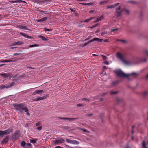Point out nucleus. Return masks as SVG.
<instances>
[{
	"label": "nucleus",
	"instance_id": "nucleus-1",
	"mask_svg": "<svg viewBox=\"0 0 148 148\" xmlns=\"http://www.w3.org/2000/svg\"><path fill=\"white\" fill-rule=\"evenodd\" d=\"M115 72L118 76L122 77H127L129 75H133L136 77L138 75V74L134 72L131 74H125L120 69L116 70Z\"/></svg>",
	"mask_w": 148,
	"mask_h": 148
},
{
	"label": "nucleus",
	"instance_id": "nucleus-2",
	"mask_svg": "<svg viewBox=\"0 0 148 148\" xmlns=\"http://www.w3.org/2000/svg\"><path fill=\"white\" fill-rule=\"evenodd\" d=\"M121 7H118L116 9V15L117 17L120 16L121 13L123 12L124 13L126 14H129L130 12L129 11L126 9H124L122 10H121Z\"/></svg>",
	"mask_w": 148,
	"mask_h": 148
},
{
	"label": "nucleus",
	"instance_id": "nucleus-3",
	"mask_svg": "<svg viewBox=\"0 0 148 148\" xmlns=\"http://www.w3.org/2000/svg\"><path fill=\"white\" fill-rule=\"evenodd\" d=\"M117 58L120 59L123 62V63L125 65H128L129 64V62L127 61L124 60L122 54L118 52L116 54Z\"/></svg>",
	"mask_w": 148,
	"mask_h": 148
},
{
	"label": "nucleus",
	"instance_id": "nucleus-4",
	"mask_svg": "<svg viewBox=\"0 0 148 148\" xmlns=\"http://www.w3.org/2000/svg\"><path fill=\"white\" fill-rule=\"evenodd\" d=\"M23 106L22 104H19L15 105L14 106L15 109L17 111L22 112Z\"/></svg>",
	"mask_w": 148,
	"mask_h": 148
},
{
	"label": "nucleus",
	"instance_id": "nucleus-5",
	"mask_svg": "<svg viewBox=\"0 0 148 148\" xmlns=\"http://www.w3.org/2000/svg\"><path fill=\"white\" fill-rule=\"evenodd\" d=\"M66 141L68 143L73 144L77 145L79 143L78 141L74 140H71L69 139H66Z\"/></svg>",
	"mask_w": 148,
	"mask_h": 148
},
{
	"label": "nucleus",
	"instance_id": "nucleus-6",
	"mask_svg": "<svg viewBox=\"0 0 148 148\" xmlns=\"http://www.w3.org/2000/svg\"><path fill=\"white\" fill-rule=\"evenodd\" d=\"M64 141V140L61 138L59 140H56L54 141V143L56 144H59L63 143Z\"/></svg>",
	"mask_w": 148,
	"mask_h": 148
},
{
	"label": "nucleus",
	"instance_id": "nucleus-7",
	"mask_svg": "<svg viewBox=\"0 0 148 148\" xmlns=\"http://www.w3.org/2000/svg\"><path fill=\"white\" fill-rule=\"evenodd\" d=\"M119 3H116L114 4L113 5H110L108 6H107V9L113 8H115L116 6H117L119 5Z\"/></svg>",
	"mask_w": 148,
	"mask_h": 148
},
{
	"label": "nucleus",
	"instance_id": "nucleus-8",
	"mask_svg": "<svg viewBox=\"0 0 148 148\" xmlns=\"http://www.w3.org/2000/svg\"><path fill=\"white\" fill-rule=\"evenodd\" d=\"M43 92V91L42 90H36L34 91L32 93L33 95H35L36 94H40L42 93Z\"/></svg>",
	"mask_w": 148,
	"mask_h": 148
},
{
	"label": "nucleus",
	"instance_id": "nucleus-9",
	"mask_svg": "<svg viewBox=\"0 0 148 148\" xmlns=\"http://www.w3.org/2000/svg\"><path fill=\"white\" fill-rule=\"evenodd\" d=\"M22 110H24L25 112H26V114L27 115H30V114L28 112V110L26 107L23 106Z\"/></svg>",
	"mask_w": 148,
	"mask_h": 148
},
{
	"label": "nucleus",
	"instance_id": "nucleus-10",
	"mask_svg": "<svg viewBox=\"0 0 148 148\" xmlns=\"http://www.w3.org/2000/svg\"><path fill=\"white\" fill-rule=\"evenodd\" d=\"M104 19V17L103 16H102L100 17L97 18L96 20L94 22V23H96L99 22L101 20H103Z\"/></svg>",
	"mask_w": 148,
	"mask_h": 148
},
{
	"label": "nucleus",
	"instance_id": "nucleus-11",
	"mask_svg": "<svg viewBox=\"0 0 148 148\" xmlns=\"http://www.w3.org/2000/svg\"><path fill=\"white\" fill-rule=\"evenodd\" d=\"M47 17H44L42 18L39 20H37L36 21L38 22H41L45 21L47 20Z\"/></svg>",
	"mask_w": 148,
	"mask_h": 148
},
{
	"label": "nucleus",
	"instance_id": "nucleus-12",
	"mask_svg": "<svg viewBox=\"0 0 148 148\" xmlns=\"http://www.w3.org/2000/svg\"><path fill=\"white\" fill-rule=\"evenodd\" d=\"M47 95H45L44 96L42 97H38V101L43 100L47 98Z\"/></svg>",
	"mask_w": 148,
	"mask_h": 148
},
{
	"label": "nucleus",
	"instance_id": "nucleus-13",
	"mask_svg": "<svg viewBox=\"0 0 148 148\" xmlns=\"http://www.w3.org/2000/svg\"><path fill=\"white\" fill-rule=\"evenodd\" d=\"M12 130L11 129H9L8 130H5V135L9 134L12 132Z\"/></svg>",
	"mask_w": 148,
	"mask_h": 148
},
{
	"label": "nucleus",
	"instance_id": "nucleus-14",
	"mask_svg": "<svg viewBox=\"0 0 148 148\" xmlns=\"http://www.w3.org/2000/svg\"><path fill=\"white\" fill-rule=\"evenodd\" d=\"M94 41H97L99 42H101L103 40V39H99L98 38H94Z\"/></svg>",
	"mask_w": 148,
	"mask_h": 148
},
{
	"label": "nucleus",
	"instance_id": "nucleus-15",
	"mask_svg": "<svg viewBox=\"0 0 148 148\" xmlns=\"http://www.w3.org/2000/svg\"><path fill=\"white\" fill-rule=\"evenodd\" d=\"M88 5L92 6L95 5L96 4V3L94 1L90 2V3H88Z\"/></svg>",
	"mask_w": 148,
	"mask_h": 148
},
{
	"label": "nucleus",
	"instance_id": "nucleus-16",
	"mask_svg": "<svg viewBox=\"0 0 148 148\" xmlns=\"http://www.w3.org/2000/svg\"><path fill=\"white\" fill-rule=\"evenodd\" d=\"M20 34L22 35V36H23L24 37H25L26 38H29L30 37L27 35V34H25L23 33H20Z\"/></svg>",
	"mask_w": 148,
	"mask_h": 148
},
{
	"label": "nucleus",
	"instance_id": "nucleus-17",
	"mask_svg": "<svg viewBox=\"0 0 148 148\" xmlns=\"http://www.w3.org/2000/svg\"><path fill=\"white\" fill-rule=\"evenodd\" d=\"M16 60H4L2 61L1 60V62H14L16 61Z\"/></svg>",
	"mask_w": 148,
	"mask_h": 148
},
{
	"label": "nucleus",
	"instance_id": "nucleus-18",
	"mask_svg": "<svg viewBox=\"0 0 148 148\" xmlns=\"http://www.w3.org/2000/svg\"><path fill=\"white\" fill-rule=\"evenodd\" d=\"M8 88V86H5V85H1V87H0V89H4L5 88Z\"/></svg>",
	"mask_w": 148,
	"mask_h": 148
},
{
	"label": "nucleus",
	"instance_id": "nucleus-19",
	"mask_svg": "<svg viewBox=\"0 0 148 148\" xmlns=\"http://www.w3.org/2000/svg\"><path fill=\"white\" fill-rule=\"evenodd\" d=\"M17 27L18 28L24 29H26V27L25 26H21V25H18L17 26Z\"/></svg>",
	"mask_w": 148,
	"mask_h": 148
},
{
	"label": "nucleus",
	"instance_id": "nucleus-20",
	"mask_svg": "<svg viewBox=\"0 0 148 148\" xmlns=\"http://www.w3.org/2000/svg\"><path fill=\"white\" fill-rule=\"evenodd\" d=\"M108 0H105L104 1H103L100 2V4L101 5H103L106 3H107L108 2Z\"/></svg>",
	"mask_w": 148,
	"mask_h": 148
},
{
	"label": "nucleus",
	"instance_id": "nucleus-21",
	"mask_svg": "<svg viewBox=\"0 0 148 148\" xmlns=\"http://www.w3.org/2000/svg\"><path fill=\"white\" fill-rule=\"evenodd\" d=\"M30 141L31 143L34 144L36 142V139L34 138L33 139H30Z\"/></svg>",
	"mask_w": 148,
	"mask_h": 148
},
{
	"label": "nucleus",
	"instance_id": "nucleus-22",
	"mask_svg": "<svg viewBox=\"0 0 148 148\" xmlns=\"http://www.w3.org/2000/svg\"><path fill=\"white\" fill-rule=\"evenodd\" d=\"M116 41H120L123 44H125L127 43L126 41L124 40H117Z\"/></svg>",
	"mask_w": 148,
	"mask_h": 148
},
{
	"label": "nucleus",
	"instance_id": "nucleus-23",
	"mask_svg": "<svg viewBox=\"0 0 148 148\" xmlns=\"http://www.w3.org/2000/svg\"><path fill=\"white\" fill-rule=\"evenodd\" d=\"M4 135H5V131H2L0 130V136H3Z\"/></svg>",
	"mask_w": 148,
	"mask_h": 148
},
{
	"label": "nucleus",
	"instance_id": "nucleus-24",
	"mask_svg": "<svg viewBox=\"0 0 148 148\" xmlns=\"http://www.w3.org/2000/svg\"><path fill=\"white\" fill-rule=\"evenodd\" d=\"M0 75L4 77H8L9 75L8 74L6 73H1L0 74Z\"/></svg>",
	"mask_w": 148,
	"mask_h": 148
},
{
	"label": "nucleus",
	"instance_id": "nucleus-25",
	"mask_svg": "<svg viewBox=\"0 0 148 148\" xmlns=\"http://www.w3.org/2000/svg\"><path fill=\"white\" fill-rule=\"evenodd\" d=\"M39 37L41 38L43 40L45 41H47L48 40L45 38V37L42 36H39Z\"/></svg>",
	"mask_w": 148,
	"mask_h": 148
},
{
	"label": "nucleus",
	"instance_id": "nucleus-26",
	"mask_svg": "<svg viewBox=\"0 0 148 148\" xmlns=\"http://www.w3.org/2000/svg\"><path fill=\"white\" fill-rule=\"evenodd\" d=\"M13 3H16L17 2H24V1H23L22 0H17L15 1H11Z\"/></svg>",
	"mask_w": 148,
	"mask_h": 148
},
{
	"label": "nucleus",
	"instance_id": "nucleus-27",
	"mask_svg": "<svg viewBox=\"0 0 148 148\" xmlns=\"http://www.w3.org/2000/svg\"><path fill=\"white\" fill-rule=\"evenodd\" d=\"M148 93V92L147 91H144L142 93V95L143 96H146Z\"/></svg>",
	"mask_w": 148,
	"mask_h": 148
},
{
	"label": "nucleus",
	"instance_id": "nucleus-28",
	"mask_svg": "<svg viewBox=\"0 0 148 148\" xmlns=\"http://www.w3.org/2000/svg\"><path fill=\"white\" fill-rule=\"evenodd\" d=\"M23 43L22 42H18L14 43V44L15 45H20Z\"/></svg>",
	"mask_w": 148,
	"mask_h": 148
},
{
	"label": "nucleus",
	"instance_id": "nucleus-29",
	"mask_svg": "<svg viewBox=\"0 0 148 148\" xmlns=\"http://www.w3.org/2000/svg\"><path fill=\"white\" fill-rule=\"evenodd\" d=\"M38 45L37 44H34L32 45H31L29 46V47L31 48L32 47H37L38 46Z\"/></svg>",
	"mask_w": 148,
	"mask_h": 148
},
{
	"label": "nucleus",
	"instance_id": "nucleus-30",
	"mask_svg": "<svg viewBox=\"0 0 148 148\" xmlns=\"http://www.w3.org/2000/svg\"><path fill=\"white\" fill-rule=\"evenodd\" d=\"M14 84V82H12L10 83V85H7L8 86V88L12 86Z\"/></svg>",
	"mask_w": 148,
	"mask_h": 148
},
{
	"label": "nucleus",
	"instance_id": "nucleus-31",
	"mask_svg": "<svg viewBox=\"0 0 148 148\" xmlns=\"http://www.w3.org/2000/svg\"><path fill=\"white\" fill-rule=\"evenodd\" d=\"M26 143L24 141H23L21 143V145L23 147H24L26 145Z\"/></svg>",
	"mask_w": 148,
	"mask_h": 148
},
{
	"label": "nucleus",
	"instance_id": "nucleus-32",
	"mask_svg": "<svg viewBox=\"0 0 148 148\" xmlns=\"http://www.w3.org/2000/svg\"><path fill=\"white\" fill-rule=\"evenodd\" d=\"M142 147L143 148H146L145 146V143L144 141L142 142Z\"/></svg>",
	"mask_w": 148,
	"mask_h": 148
},
{
	"label": "nucleus",
	"instance_id": "nucleus-33",
	"mask_svg": "<svg viewBox=\"0 0 148 148\" xmlns=\"http://www.w3.org/2000/svg\"><path fill=\"white\" fill-rule=\"evenodd\" d=\"M82 100L84 101H89V100L87 98H84L82 99Z\"/></svg>",
	"mask_w": 148,
	"mask_h": 148
},
{
	"label": "nucleus",
	"instance_id": "nucleus-34",
	"mask_svg": "<svg viewBox=\"0 0 148 148\" xmlns=\"http://www.w3.org/2000/svg\"><path fill=\"white\" fill-rule=\"evenodd\" d=\"M33 100L34 101H38V97H34L33 98Z\"/></svg>",
	"mask_w": 148,
	"mask_h": 148
},
{
	"label": "nucleus",
	"instance_id": "nucleus-35",
	"mask_svg": "<svg viewBox=\"0 0 148 148\" xmlns=\"http://www.w3.org/2000/svg\"><path fill=\"white\" fill-rule=\"evenodd\" d=\"M44 30L45 31H52V29H48L46 28H44Z\"/></svg>",
	"mask_w": 148,
	"mask_h": 148
},
{
	"label": "nucleus",
	"instance_id": "nucleus-36",
	"mask_svg": "<svg viewBox=\"0 0 148 148\" xmlns=\"http://www.w3.org/2000/svg\"><path fill=\"white\" fill-rule=\"evenodd\" d=\"M79 4H81L85 5H88V3H80Z\"/></svg>",
	"mask_w": 148,
	"mask_h": 148
},
{
	"label": "nucleus",
	"instance_id": "nucleus-37",
	"mask_svg": "<svg viewBox=\"0 0 148 148\" xmlns=\"http://www.w3.org/2000/svg\"><path fill=\"white\" fill-rule=\"evenodd\" d=\"M3 141L5 143H7V142L8 141V138H4L3 140Z\"/></svg>",
	"mask_w": 148,
	"mask_h": 148
},
{
	"label": "nucleus",
	"instance_id": "nucleus-38",
	"mask_svg": "<svg viewBox=\"0 0 148 148\" xmlns=\"http://www.w3.org/2000/svg\"><path fill=\"white\" fill-rule=\"evenodd\" d=\"M42 129V126H40V127H38L37 128V129L39 131L41 130Z\"/></svg>",
	"mask_w": 148,
	"mask_h": 148
},
{
	"label": "nucleus",
	"instance_id": "nucleus-39",
	"mask_svg": "<svg viewBox=\"0 0 148 148\" xmlns=\"http://www.w3.org/2000/svg\"><path fill=\"white\" fill-rule=\"evenodd\" d=\"M41 124V123L40 122H37V123H36V126H38L40 125Z\"/></svg>",
	"mask_w": 148,
	"mask_h": 148
},
{
	"label": "nucleus",
	"instance_id": "nucleus-40",
	"mask_svg": "<svg viewBox=\"0 0 148 148\" xmlns=\"http://www.w3.org/2000/svg\"><path fill=\"white\" fill-rule=\"evenodd\" d=\"M118 30L117 28H116L114 29H112L111 30V32H113L115 31H117Z\"/></svg>",
	"mask_w": 148,
	"mask_h": 148
},
{
	"label": "nucleus",
	"instance_id": "nucleus-41",
	"mask_svg": "<svg viewBox=\"0 0 148 148\" xmlns=\"http://www.w3.org/2000/svg\"><path fill=\"white\" fill-rule=\"evenodd\" d=\"M20 134V132L19 131L16 132H15V135L16 136H17L19 135Z\"/></svg>",
	"mask_w": 148,
	"mask_h": 148
},
{
	"label": "nucleus",
	"instance_id": "nucleus-42",
	"mask_svg": "<svg viewBox=\"0 0 148 148\" xmlns=\"http://www.w3.org/2000/svg\"><path fill=\"white\" fill-rule=\"evenodd\" d=\"M90 13H96V12L95 11L92 10H91L89 11Z\"/></svg>",
	"mask_w": 148,
	"mask_h": 148
},
{
	"label": "nucleus",
	"instance_id": "nucleus-43",
	"mask_svg": "<svg viewBox=\"0 0 148 148\" xmlns=\"http://www.w3.org/2000/svg\"><path fill=\"white\" fill-rule=\"evenodd\" d=\"M101 56H102V57L103 59H104L105 60H106V59L107 58L106 56H105L103 55H101Z\"/></svg>",
	"mask_w": 148,
	"mask_h": 148
},
{
	"label": "nucleus",
	"instance_id": "nucleus-44",
	"mask_svg": "<svg viewBox=\"0 0 148 148\" xmlns=\"http://www.w3.org/2000/svg\"><path fill=\"white\" fill-rule=\"evenodd\" d=\"M41 14L42 15H43L44 14H45L47 13L45 11H41Z\"/></svg>",
	"mask_w": 148,
	"mask_h": 148
},
{
	"label": "nucleus",
	"instance_id": "nucleus-45",
	"mask_svg": "<svg viewBox=\"0 0 148 148\" xmlns=\"http://www.w3.org/2000/svg\"><path fill=\"white\" fill-rule=\"evenodd\" d=\"M144 53L145 54V55L148 56V51H144Z\"/></svg>",
	"mask_w": 148,
	"mask_h": 148
},
{
	"label": "nucleus",
	"instance_id": "nucleus-46",
	"mask_svg": "<svg viewBox=\"0 0 148 148\" xmlns=\"http://www.w3.org/2000/svg\"><path fill=\"white\" fill-rule=\"evenodd\" d=\"M94 41V38H93L92 39V40H91L88 41V43L89 44V43H91V42H93Z\"/></svg>",
	"mask_w": 148,
	"mask_h": 148
},
{
	"label": "nucleus",
	"instance_id": "nucleus-47",
	"mask_svg": "<svg viewBox=\"0 0 148 148\" xmlns=\"http://www.w3.org/2000/svg\"><path fill=\"white\" fill-rule=\"evenodd\" d=\"M66 119L69 120H72L73 119H75L74 118H66L65 119Z\"/></svg>",
	"mask_w": 148,
	"mask_h": 148
},
{
	"label": "nucleus",
	"instance_id": "nucleus-48",
	"mask_svg": "<svg viewBox=\"0 0 148 148\" xmlns=\"http://www.w3.org/2000/svg\"><path fill=\"white\" fill-rule=\"evenodd\" d=\"M106 34V32H102L101 33V36H103V35H104V34Z\"/></svg>",
	"mask_w": 148,
	"mask_h": 148
},
{
	"label": "nucleus",
	"instance_id": "nucleus-49",
	"mask_svg": "<svg viewBox=\"0 0 148 148\" xmlns=\"http://www.w3.org/2000/svg\"><path fill=\"white\" fill-rule=\"evenodd\" d=\"M90 19H86L84 21V22H88L90 21Z\"/></svg>",
	"mask_w": 148,
	"mask_h": 148
},
{
	"label": "nucleus",
	"instance_id": "nucleus-50",
	"mask_svg": "<svg viewBox=\"0 0 148 148\" xmlns=\"http://www.w3.org/2000/svg\"><path fill=\"white\" fill-rule=\"evenodd\" d=\"M88 44V42L85 43L83 45V47H84L86 46L87 44Z\"/></svg>",
	"mask_w": 148,
	"mask_h": 148
},
{
	"label": "nucleus",
	"instance_id": "nucleus-51",
	"mask_svg": "<svg viewBox=\"0 0 148 148\" xmlns=\"http://www.w3.org/2000/svg\"><path fill=\"white\" fill-rule=\"evenodd\" d=\"M27 145L29 147H30L32 146L31 144L30 143H27Z\"/></svg>",
	"mask_w": 148,
	"mask_h": 148
},
{
	"label": "nucleus",
	"instance_id": "nucleus-52",
	"mask_svg": "<svg viewBox=\"0 0 148 148\" xmlns=\"http://www.w3.org/2000/svg\"><path fill=\"white\" fill-rule=\"evenodd\" d=\"M71 12H75V10L74 9H70Z\"/></svg>",
	"mask_w": 148,
	"mask_h": 148
},
{
	"label": "nucleus",
	"instance_id": "nucleus-53",
	"mask_svg": "<svg viewBox=\"0 0 148 148\" xmlns=\"http://www.w3.org/2000/svg\"><path fill=\"white\" fill-rule=\"evenodd\" d=\"M104 63L107 65H108L109 64V63L107 61H105L104 62Z\"/></svg>",
	"mask_w": 148,
	"mask_h": 148
},
{
	"label": "nucleus",
	"instance_id": "nucleus-54",
	"mask_svg": "<svg viewBox=\"0 0 148 148\" xmlns=\"http://www.w3.org/2000/svg\"><path fill=\"white\" fill-rule=\"evenodd\" d=\"M116 92H110V93L111 94H116Z\"/></svg>",
	"mask_w": 148,
	"mask_h": 148
},
{
	"label": "nucleus",
	"instance_id": "nucleus-55",
	"mask_svg": "<svg viewBox=\"0 0 148 148\" xmlns=\"http://www.w3.org/2000/svg\"><path fill=\"white\" fill-rule=\"evenodd\" d=\"M55 148H62V147L59 146H58L56 147Z\"/></svg>",
	"mask_w": 148,
	"mask_h": 148
},
{
	"label": "nucleus",
	"instance_id": "nucleus-56",
	"mask_svg": "<svg viewBox=\"0 0 148 148\" xmlns=\"http://www.w3.org/2000/svg\"><path fill=\"white\" fill-rule=\"evenodd\" d=\"M95 18V17H91L89 19H90V21H91V20L94 19V18Z\"/></svg>",
	"mask_w": 148,
	"mask_h": 148
},
{
	"label": "nucleus",
	"instance_id": "nucleus-57",
	"mask_svg": "<svg viewBox=\"0 0 148 148\" xmlns=\"http://www.w3.org/2000/svg\"><path fill=\"white\" fill-rule=\"evenodd\" d=\"M78 1H85L87 0H77Z\"/></svg>",
	"mask_w": 148,
	"mask_h": 148
},
{
	"label": "nucleus",
	"instance_id": "nucleus-58",
	"mask_svg": "<svg viewBox=\"0 0 148 148\" xmlns=\"http://www.w3.org/2000/svg\"><path fill=\"white\" fill-rule=\"evenodd\" d=\"M90 38V36L88 37L87 38H86L85 40H88V39H89Z\"/></svg>",
	"mask_w": 148,
	"mask_h": 148
},
{
	"label": "nucleus",
	"instance_id": "nucleus-59",
	"mask_svg": "<svg viewBox=\"0 0 148 148\" xmlns=\"http://www.w3.org/2000/svg\"><path fill=\"white\" fill-rule=\"evenodd\" d=\"M20 54V53H14V56H16V55H19Z\"/></svg>",
	"mask_w": 148,
	"mask_h": 148
},
{
	"label": "nucleus",
	"instance_id": "nucleus-60",
	"mask_svg": "<svg viewBox=\"0 0 148 148\" xmlns=\"http://www.w3.org/2000/svg\"><path fill=\"white\" fill-rule=\"evenodd\" d=\"M104 41L105 42H108V39L107 40H104Z\"/></svg>",
	"mask_w": 148,
	"mask_h": 148
},
{
	"label": "nucleus",
	"instance_id": "nucleus-61",
	"mask_svg": "<svg viewBox=\"0 0 148 148\" xmlns=\"http://www.w3.org/2000/svg\"><path fill=\"white\" fill-rule=\"evenodd\" d=\"M5 64H1L0 65V67H1L3 66H4V65H5Z\"/></svg>",
	"mask_w": 148,
	"mask_h": 148
},
{
	"label": "nucleus",
	"instance_id": "nucleus-62",
	"mask_svg": "<svg viewBox=\"0 0 148 148\" xmlns=\"http://www.w3.org/2000/svg\"><path fill=\"white\" fill-rule=\"evenodd\" d=\"M146 77L147 79H148V73Z\"/></svg>",
	"mask_w": 148,
	"mask_h": 148
},
{
	"label": "nucleus",
	"instance_id": "nucleus-63",
	"mask_svg": "<svg viewBox=\"0 0 148 148\" xmlns=\"http://www.w3.org/2000/svg\"><path fill=\"white\" fill-rule=\"evenodd\" d=\"M83 131H84V132H88L86 130H83V129H82Z\"/></svg>",
	"mask_w": 148,
	"mask_h": 148
},
{
	"label": "nucleus",
	"instance_id": "nucleus-64",
	"mask_svg": "<svg viewBox=\"0 0 148 148\" xmlns=\"http://www.w3.org/2000/svg\"><path fill=\"white\" fill-rule=\"evenodd\" d=\"M93 56H97L98 55H97L95 54H93Z\"/></svg>",
	"mask_w": 148,
	"mask_h": 148
}]
</instances>
